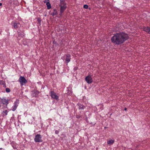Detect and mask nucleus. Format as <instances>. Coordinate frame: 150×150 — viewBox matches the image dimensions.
I'll use <instances>...</instances> for the list:
<instances>
[{"instance_id":"f03ea898","label":"nucleus","mask_w":150,"mask_h":150,"mask_svg":"<svg viewBox=\"0 0 150 150\" xmlns=\"http://www.w3.org/2000/svg\"><path fill=\"white\" fill-rule=\"evenodd\" d=\"M34 141L36 142H42V136L40 134H38L35 135L34 139Z\"/></svg>"},{"instance_id":"6ab92c4d","label":"nucleus","mask_w":150,"mask_h":150,"mask_svg":"<svg viewBox=\"0 0 150 150\" xmlns=\"http://www.w3.org/2000/svg\"><path fill=\"white\" fill-rule=\"evenodd\" d=\"M3 112L5 114V115H3L4 116L6 115H7L8 111L6 110L5 111H4Z\"/></svg>"},{"instance_id":"a878e982","label":"nucleus","mask_w":150,"mask_h":150,"mask_svg":"<svg viewBox=\"0 0 150 150\" xmlns=\"http://www.w3.org/2000/svg\"><path fill=\"white\" fill-rule=\"evenodd\" d=\"M2 5V4L1 3H0V6H1Z\"/></svg>"},{"instance_id":"6e6552de","label":"nucleus","mask_w":150,"mask_h":150,"mask_svg":"<svg viewBox=\"0 0 150 150\" xmlns=\"http://www.w3.org/2000/svg\"><path fill=\"white\" fill-rule=\"evenodd\" d=\"M1 100V101L2 103L6 105V107H7V105L8 104V101L9 100L8 99H6L5 98H2Z\"/></svg>"},{"instance_id":"f8f14e48","label":"nucleus","mask_w":150,"mask_h":150,"mask_svg":"<svg viewBox=\"0 0 150 150\" xmlns=\"http://www.w3.org/2000/svg\"><path fill=\"white\" fill-rule=\"evenodd\" d=\"M60 12L61 13L63 12L66 9V5H62V6H60Z\"/></svg>"},{"instance_id":"39448f33","label":"nucleus","mask_w":150,"mask_h":150,"mask_svg":"<svg viewBox=\"0 0 150 150\" xmlns=\"http://www.w3.org/2000/svg\"><path fill=\"white\" fill-rule=\"evenodd\" d=\"M85 80L88 84H90L93 82V80L91 76L90 75H88L85 77Z\"/></svg>"},{"instance_id":"bb28decb","label":"nucleus","mask_w":150,"mask_h":150,"mask_svg":"<svg viewBox=\"0 0 150 150\" xmlns=\"http://www.w3.org/2000/svg\"><path fill=\"white\" fill-rule=\"evenodd\" d=\"M127 110V108H125V110Z\"/></svg>"},{"instance_id":"f257e3e1","label":"nucleus","mask_w":150,"mask_h":150,"mask_svg":"<svg viewBox=\"0 0 150 150\" xmlns=\"http://www.w3.org/2000/svg\"><path fill=\"white\" fill-rule=\"evenodd\" d=\"M128 38V35L126 33L121 32L116 33L111 38L112 42L117 45L123 43Z\"/></svg>"},{"instance_id":"ddd939ff","label":"nucleus","mask_w":150,"mask_h":150,"mask_svg":"<svg viewBox=\"0 0 150 150\" xmlns=\"http://www.w3.org/2000/svg\"><path fill=\"white\" fill-rule=\"evenodd\" d=\"M143 30L144 31L150 34V28L148 27H144L143 28Z\"/></svg>"},{"instance_id":"2eb2a0df","label":"nucleus","mask_w":150,"mask_h":150,"mask_svg":"<svg viewBox=\"0 0 150 150\" xmlns=\"http://www.w3.org/2000/svg\"><path fill=\"white\" fill-rule=\"evenodd\" d=\"M57 12L56 9H54L52 12L51 13V15L54 16L57 14Z\"/></svg>"},{"instance_id":"cd10ccee","label":"nucleus","mask_w":150,"mask_h":150,"mask_svg":"<svg viewBox=\"0 0 150 150\" xmlns=\"http://www.w3.org/2000/svg\"><path fill=\"white\" fill-rule=\"evenodd\" d=\"M107 128V127H104L105 128Z\"/></svg>"},{"instance_id":"20e7f679","label":"nucleus","mask_w":150,"mask_h":150,"mask_svg":"<svg viewBox=\"0 0 150 150\" xmlns=\"http://www.w3.org/2000/svg\"><path fill=\"white\" fill-rule=\"evenodd\" d=\"M50 94L52 98L56 100H58L59 96L57 95L54 91H51L50 93Z\"/></svg>"},{"instance_id":"4468645a","label":"nucleus","mask_w":150,"mask_h":150,"mask_svg":"<svg viewBox=\"0 0 150 150\" xmlns=\"http://www.w3.org/2000/svg\"><path fill=\"white\" fill-rule=\"evenodd\" d=\"M25 34L23 32L18 33V39H20L21 38H23L25 35Z\"/></svg>"},{"instance_id":"b1692460","label":"nucleus","mask_w":150,"mask_h":150,"mask_svg":"<svg viewBox=\"0 0 150 150\" xmlns=\"http://www.w3.org/2000/svg\"><path fill=\"white\" fill-rule=\"evenodd\" d=\"M55 133L56 134H58V131L57 130H56L55 131Z\"/></svg>"},{"instance_id":"393cba45","label":"nucleus","mask_w":150,"mask_h":150,"mask_svg":"<svg viewBox=\"0 0 150 150\" xmlns=\"http://www.w3.org/2000/svg\"><path fill=\"white\" fill-rule=\"evenodd\" d=\"M64 1V0H60V2Z\"/></svg>"},{"instance_id":"dca6fc26","label":"nucleus","mask_w":150,"mask_h":150,"mask_svg":"<svg viewBox=\"0 0 150 150\" xmlns=\"http://www.w3.org/2000/svg\"><path fill=\"white\" fill-rule=\"evenodd\" d=\"M114 142V140H110L107 142V143L109 145H111L113 144Z\"/></svg>"},{"instance_id":"aec40b11","label":"nucleus","mask_w":150,"mask_h":150,"mask_svg":"<svg viewBox=\"0 0 150 150\" xmlns=\"http://www.w3.org/2000/svg\"><path fill=\"white\" fill-rule=\"evenodd\" d=\"M6 92L9 93L10 91V90L9 88H7L6 89Z\"/></svg>"},{"instance_id":"1a4fd4ad","label":"nucleus","mask_w":150,"mask_h":150,"mask_svg":"<svg viewBox=\"0 0 150 150\" xmlns=\"http://www.w3.org/2000/svg\"><path fill=\"white\" fill-rule=\"evenodd\" d=\"M65 62L67 64L71 60V55L70 54H67L65 55Z\"/></svg>"},{"instance_id":"5701e85b","label":"nucleus","mask_w":150,"mask_h":150,"mask_svg":"<svg viewBox=\"0 0 150 150\" xmlns=\"http://www.w3.org/2000/svg\"><path fill=\"white\" fill-rule=\"evenodd\" d=\"M76 117L78 118H79L80 117V116L79 115H76Z\"/></svg>"},{"instance_id":"4be33fe9","label":"nucleus","mask_w":150,"mask_h":150,"mask_svg":"<svg viewBox=\"0 0 150 150\" xmlns=\"http://www.w3.org/2000/svg\"><path fill=\"white\" fill-rule=\"evenodd\" d=\"M0 83H1L3 85H4L5 84V83L3 81H0Z\"/></svg>"},{"instance_id":"f3484780","label":"nucleus","mask_w":150,"mask_h":150,"mask_svg":"<svg viewBox=\"0 0 150 150\" xmlns=\"http://www.w3.org/2000/svg\"><path fill=\"white\" fill-rule=\"evenodd\" d=\"M79 109H84L85 108V106L81 105V104H79Z\"/></svg>"},{"instance_id":"a211bd4d","label":"nucleus","mask_w":150,"mask_h":150,"mask_svg":"<svg viewBox=\"0 0 150 150\" xmlns=\"http://www.w3.org/2000/svg\"><path fill=\"white\" fill-rule=\"evenodd\" d=\"M66 3L65 2V1L60 2V6H62V5H66Z\"/></svg>"},{"instance_id":"423d86ee","label":"nucleus","mask_w":150,"mask_h":150,"mask_svg":"<svg viewBox=\"0 0 150 150\" xmlns=\"http://www.w3.org/2000/svg\"><path fill=\"white\" fill-rule=\"evenodd\" d=\"M19 103V100L17 99L14 103V105L12 107V110L13 111H15Z\"/></svg>"},{"instance_id":"9d476101","label":"nucleus","mask_w":150,"mask_h":150,"mask_svg":"<svg viewBox=\"0 0 150 150\" xmlns=\"http://www.w3.org/2000/svg\"><path fill=\"white\" fill-rule=\"evenodd\" d=\"M32 94L33 97H37L39 93V92L36 90H34L33 91H32Z\"/></svg>"},{"instance_id":"7ed1b4c3","label":"nucleus","mask_w":150,"mask_h":150,"mask_svg":"<svg viewBox=\"0 0 150 150\" xmlns=\"http://www.w3.org/2000/svg\"><path fill=\"white\" fill-rule=\"evenodd\" d=\"M19 81L21 86L23 85L27 82V80L25 77L21 76H20L19 79Z\"/></svg>"},{"instance_id":"0eeeda50","label":"nucleus","mask_w":150,"mask_h":150,"mask_svg":"<svg viewBox=\"0 0 150 150\" xmlns=\"http://www.w3.org/2000/svg\"><path fill=\"white\" fill-rule=\"evenodd\" d=\"M13 26L14 29H17L19 28L21 26V24L18 22L15 21L13 22Z\"/></svg>"},{"instance_id":"412c9836","label":"nucleus","mask_w":150,"mask_h":150,"mask_svg":"<svg viewBox=\"0 0 150 150\" xmlns=\"http://www.w3.org/2000/svg\"><path fill=\"white\" fill-rule=\"evenodd\" d=\"M83 7L85 8H87L88 7V6L87 5H84L83 6Z\"/></svg>"},{"instance_id":"9b49d317","label":"nucleus","mask_w":150,"mask_h":150,"mask_svg":"<svg viewBox=\"0 0 150 150\" xmlns=\"http://www.w3.org/2000/svg\"><path fill=\"white\" fill-rule=\"evenodd\" d=\"M44 2L46 4L47 9H49L51 8V5L49 2V0H45Z\"/></svg>"}]
</instances>
